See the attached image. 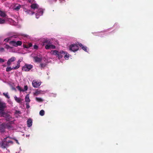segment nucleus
Listing matches in <instances>:
<instances>
[{
  "label": "nucleus",
  "mask_w": 153,
  "mask_h": 153,
  "mask_svg": "<svg viewBox=\"0 0 153 153\" xmlns=\"http://www.w3.org/2000/svg\"><path fill=\"white\" fill-rule=\"evenodd\" d=\"M50 53L52 55L56 56L59 59L61 58L64 56L65 60H68L71 56L66 52L63 50H61L59 52L56 50H52L50 52Z\"/></svg>",
  "instance_id": "nucleus-1"
},
{
  "label": "nucleus",
  "mask_w": 153,
  "mask_h": 153,
  "mask_svg": "<svg viewBox=\"0 0 153 153\" xmlns=\"http://www.w3.org/2000/svg\"><path fill=\"white\" fill-rule=\"evenodd\" d=\"M31 8L33 10L35 11L36 17L38 19L40 16L42 15L44 10L42 8H39V6L35 2L33 3L30 6Z\"/></svg>",
  "instance_id": "nucleus-2"
},
{
  "label": "nucleus",
  "mask_w": 153,
  "mask_h": 153,
  "mask_svg": "<svg viewBox=\"0 0 153 153\" xmlns=\"http://www.w3.org/2000/svg\"><path fill=\"white\" fill-rule=\"evenodd\" d=\"M9 138H11L9 136L4 138L2 142L0 143V146L2 148H5L7 146L10 144H12L13 142L12 141L8 139Z\"/></svg>",
  "instance_id": "nucleus-3"
},
{
  "label": "nucleus",
  "mask_w": 153,
  "mask_h": 153,
  "mask_svg": "<svg viewBox=\"0 0 153 153\" xmlns=\"http://www.w3.org/2000/svg\"><path fill=\"white\" fill-rule=\"evenodd\" d=\"M35 61L36 62H41L40 64V66L41 68H44L45 66L47 63V61L46 59H42L41 58L36 57L34 58Z\"/></svg>",
  "instance_id": "nucleus-4"
},
{
  "label": "nucleus",
  "mask_w": 153,
  "mask_h": 153,
  "mask_svg": "<svg viewBox=\"0 0 153 153\" xmlns=\"http://www.w3.org/2000/svg\"><path fill=\"white\" fill-rule=\"evenodd\" d=\"M6 21H8L11 25H16V23L14 20L10 18H8L6 17L4 19L0 18V24H3L5 23Z\"/></svg>",
  "instance_id": "nucleus-5"
},
{
  "label": "nucleus",
  "mask_w": 153,
  "mask_h": 153,
  "mask_svg": "<svg viewBox=\"0 0 153 153\" xmlns=\"http://www.w3.org/2000/svg\"><path fill=\"white\" fill-rule=\"evenodd\" d=\"M10 127V124L8 123H2L0 125V132L1 133L4 132L5 128H9Z\"/></svg>",
  "instance_id": "nucleus-6"
},
{
  "label": "nucleus",
  "mask_w": 153,
  "mask_h": 153,
  "mask_svg": "<svg viewBox=\"0 0 153 153\" xmlns=\"http://www.w3.org/2000/svg\"><path fill=\"white\" fill-rule=\"evenodd\" d=\"M78 44L77 43L73 44L70 45L69 46V49L73 52H75L77 51L79 49V47L78 45Z\"/></svg>",
  "instance_id": "nucleus-7"
},
{
  "label": "nucleus",
  "mask_w": 153,
  "mask_h": 153,
  "mask_svg": "<svg viewBox=\"0 0 153 153\" xmlns=\"http://www.w3.org/2000/svg\"><path fill=\"white\" fill-rule=\"evenodd\" d=\"M9 44L14 47H17L18 46H20L22 44V42L20 41H16L15 40H12L10 41Z\"/></svg>",
  "instance_id": "nucleus-8"
},
{
  "label": "nucleus",
  "mask_w": 153,
  "mask_h": 153,
  "mask_svg": "<svg viewBox=\"0 0 153 153\" xmlns=\"http://www.w3.org/2000/svg\"><path fill=\"white\" fill-rule=\"evenodd\" d=\"M33 67L32 65L29 64H26L22 67V70L25 71H29Z\"/></svg>",
  "instance_id": "nucleus-9"
},
{
  "label": "nucleus",
  "mask_w": 153,
  "mask_h": 153,
  "mask_svg": "<svg viewBox=\"0 0 153 153\" xmlns=\"http://www.w3.org/2000/svg\"><path fill=\"white\" fill-rule=\"evenodd\" d=\"M41 83L40 81L34 80L32 82V84L34 87L38 88L40 85Z\"/></svg>",
  "instance_id": "nucleus-10"
},
{
  "label": "nucleus",
  "mask_w": 153,
  "mask_h": 153,
  "mask_svg": "<svg viewBox=\"0 0 153 153\" xmlns=\"http://www.w3.org/2000/svg\"><path fill=\"white\" fill-rule=\"evenodd\" d=\"M16 59L15 57L13 56L9 59L7 62V64L8 65H10L12 62L15 61Z\"/></svg>",
  "instance_id": "nucleus-11"
},
{
  "label": "nucleus",
  "mask_w": 153,
  "mask_h": 153,
  "mask_svg": "<svg viewBox=\"0 0 153 153\" xmlns=\"http://www.w3.org/2000/svg\"><path fill=\"white\" fill-rule=\"evenodd\" d=\"M45 92V91L37 90L33 93V95L34 96H37L40 94H44Z\"/></svg>",
  "instance_id": "nucleus-12"
},
{
  "label": "nucleus",
  "mask_w": 153,
  "mask_h": 153,
  "mask_svg": "<svg viewBox=\"0 0 153 153\" xmlns=\"http://www.w3.org/2000/svg\"><path fill=\"white\" fill-rule=\"evenodd\" d=\"M5 48L7 49L9 52H13L15 51V50L13 47H11L7 45H6Z\"/></svg>",
  "instance_id": "nucleus-13"
},
{
  "label": "nucleus",
  "mask_w": 153,
  "mask_h": 153,
  "mask_svg": "<svg viewBox=\"0 0 153 153\" xmlns=\"http://www.w3.org/2000/svg\"><path fill=\"white\" fill-rule=\"evenodd\" d=\"M56 48L55 46L51 44H48L47 45L45 46V48L47 49H55Z\"/></svg>",
  "instance_id": "nucleus-14"
},
{
  "label": "nucleus",
  "mask_w": 153,
  "mask_h": 153,
  "mask_svg": "<svg viewBox=\"0 0 153 153\" xmlns=\"http://www.w3.org/2000/svg\"><path fill=\"white\" fill-rule=\"evenodd\" d=\"M24 10L27 13L30 15H33L35 13L34 12H33L31 10H27L26 9H24Z\"/></svg>",
  "instance_id": "nucleus-15"
},
{
  "label": "nucleus",
  "mask_w": 153,
  "mask_h": 153,
  "mask_svg": "<svg viewBox=\"0 0 153 153\" xmlns=\"http://www.w3.org/2000/svg\"><path fill=\"white\" fill-rule=\"evenodd\" d=\"M21 5L18 4H16L13 7V9L16 10H18L21 7Z\"/></svg>",
  "instance_id": "nucleus-16"
},
{
  "label": "nucleus",
  "mask_w": 153,
  "mask_h": 153,
  "mask_svg": "<svg viewBox=\"0 0 153 153\" xmlns=\"http://www.w3.org/2000/svg\"><path fill=\"white\" fill-rule=\"evenodd\" d=\"M6 107V103L3 102H0V108L4 109Z\"/></svg>",
  "instance_id": "nucleus-17"
},
{
  "label": "nucleus",
  "mask_w": 153,
  "mask_h": 153,
  "mask_svg": "<svg viewBox=\"0 0 153 153\" xmlns=\"http://www.w3.org/2000/svg\"><path fill=\"white\" fill-rule=\"evenodd\" d=\"M27 126L29 127L32 126V120L31 119H29L27 121Z\"/></svg>",
  "instance_id": "nucleus-18"
},
{
  "label": "nucleus",
  "mask_w": 153,
  "mask_h": 153,
  "mask_svg": "<svg viewBox=\"0 0 153 153\" xmlns=\"http://www.w3.org/2000/svg\"><path fill=\"white\" fill-rule=\"evenodd\" d=\"M25 101L26 103H30V100L29 98V94H27L25 98Z\"/></svg>",
  "instance_id": "nucleus-19"
},
{
  "label": "nucleus",
  "mask_w": 153,
  "mask_h": 153,
  "mask_svg": "<svg viewBox=\"0 0 153 153\" xmlns=\"http://www.w3.org/2000/svg\"><path fill=\"white\" fill-rule=\"evenodd\" d=\"M85 51L87 52V47L83 45L81 43L78 44Z\"/></svg>",
  "instance_id": "nucleus-20"
},
{
  "label": "nucleus",
  "mask_w": 153,
  "mask_h": 153,
  "mask_svg": "<svg viewBox=\"0 0 153 153\" xmlns=\"http://www.w3.org/2000/svg\"><path fill=\"white\" fill-rule=\"evenodd\" d=\"M5 13L1 10H0V16L3 17H5L6 16Z\"/></svg>",
  "instance_id": "nucleus-21"
},
{
  "label": "nucleus",
  "mask_w": 153,
  "mask_h": 153,
  "mask_svg": "<svg viewBox=\"0 0 153 153\" xmlns=\"http://www.w3.org/2000/svg\"><path fill=\"white\" fill-rule=\"evenodd\" d=\"M14 98L15 100L18 103H20L22 101L21 98L18 97L16 96L14 97Z\"/></svg>",
  "instance_id": "nucleus-22"
},
{
  "label": "nucleus",
  "mask_w": 153,
  "mask_h": 153,
  "mask_svg": "<svg viewBox=\"0 0 153 153\" xmlns=\"http://www.w3.org/2000/svg\"><path fill=\"white\" fill-rule=\"evenodd\" d=\"M15 67H13L12 68H11L10 67H8L6 69V71L7 72H9L10 71L12 70H16V69H15Z\"/></svg>",
  "instance_id": "nucleus-23"
},
{
  "label": "nucleus",
  "mask_w": 153,
  "mask_h": 153,
  "mask_svg": "<svg viewBox=\"0 0 153 153\" xmlns=\"http://www.w3.org/2000/svg\"><path fill=\"white\" fill-rule=\"evenodd\" d=\"M32 46V44L31 43H29L27 45H23V47L24 48H29L30 47Z\"/></svg>",
  "instance_id": "nucleus-24"
},
{
  "label": "nucleus",
  "mask_w": 153,
  "mask_h": 153,
  "mask_svg": "<svg viewBox=\"0 0 153 153\" xmlns=\"http://www.w3.org/2000/svg\"><path fill=\"white\" fill-rule=\"evenodd\" d=\"M36 100L39 102H42L44 101V100L41 97H36Z\"/></svg>",
  "instance_id": "nucleus-25"
},
{
  "label": "nucleus",
  "mask_w": 153,
  "mask_h": 153,
  "mask_svg": "<svg viewBox=\"0 0 153 153\" xmlns=\"http://www.w3.org/2000/svg\"><path fill=\"white\" fill-rule=\"evenodd\" d=\"M21 62V61L20 60H19L17 62V65L15 66V69H18L19 68L20 66V63Z\"/></svg>",
  "instance_id": "nucleus-26"
},
{
  "label": "nucleus",
  "mask_w": 153,
  "mask_h": 153,
  "mask_svg": "<svg viewBox=\"0 0 153 153\" xmlns=\"http://www.w3.org/2000/svg\"><path fill=\"white\" fill-rule=\"evenodd\" d=\"M3 94L5 96V97L6 98H7L8 99H9L10 98V97L8 93L7 92L3 93Z\"/></svg>",
  "instance_id": "nucleus-27"
},
{
  "label": "nucleus",
  "mask_w": 153,
  "mask_h": 153,
  "mask_svg": "<svg viewBox=\"0 0 153 153\" xmlns=\"http://www.w3.org/2000/svg\"><path fill=\"white\" fill-rule=\"evenodd\" d=\"M39 114L41 116H43L45 114V111L43 110H41L39 112Z\"/></svg>",
  "instance_id": "nucleus-28"
},
{
  "label": "nucleus",
  "mask_w": 153,
  "mask_h": 153,
  "mask_svg": "<svg viewBox=\"0 0 153 153\" xmlns=\"http://www.w3.org/2000/svg\"><path fill=\"white\" fill-rule=\"evenodd\" d=\"M3 116L6 117L7 119V120L10 119V116H8L7 115H6L5 114H3Z\"/></svg>",
  "instance_id": "nucleus-29"
},
{
  "label": "nucleus",
  "mask_w": 153,
  "mask_h": 153,
  "mask_svg": "<svg viewBox=\"0 0 153 153\" xmlns=\"http://www.w3.org/2000/svg\"><path fill=\"white\" fill-rule=\"evenodd\" d=\"M20 91H24V90L23 89H22L19 86H18L16 87Z\"/></svg>",
  "instance_id": "nucleus-30"
},
{
  "label": "nucleus",
  "mask_w": 153,
  "mask_h": 153,
  "mask_svg": "<svg viewBox=\"0 0 153 153\" xmlns=\"http://www.w3.org/2000/svg\"><path fill=\"white\" fill-rule=\"evenodd\" d=\"M7 102L8 103V104L10 105H12L13 104V102L11 101V100H10V99H9L7 100Z\"/></svg>",
  "instance_id": "nucleus-31"
},
{
  "label": "nucleus",
  "mask_w": 153,
  "mask_h": 153,
  "mask_svg": "<svg viewBox=\"0 0 153 153\" xmlns=\"http://www.w3.org/2000/svg\"><path fill=\"white\" fill-rule=\"evenodd\" d=\"M27 1L31 3V4L33 3H34L35 2L34 0H27Z\"/></svg>",
  "instance_id": "nucleus-32"
},
{
  "label": "nucleus",
  "mask_w": 153,
  "mask_h": 153,
  "mask_svg": "<svg viewBox=\"0 0 153 153\" xmlns=\"http://www.w3.org/2000/svg\"><path fill=\"white\" fill-rule=\"evenodd\" d=\"M10 37L7 38L6 39H5L4 40L5 42H8L10 40Z\"/></svg>",
  "instance_id": "nucleus-33"
},
{
  "label": "nucleus",
  "mask_w": 153,
  "mask_h": 153,
  "mask_svg": "<svg viewBox=\"0 0 153 153\" xmlns=\"http://www.w3.org/2000/svg\"><path fill=\"white\" fill-rule=\"evenodd\" d=\"M29 103H26V108H30V106L29 105Z\"/></svg>",
  "instance_id": "nucleus-34"
},
{
  "label": "nucleus",
  "mask_w": 153,
  "mask_h": 153,
  "mask_svg": "<svg viewBox=\"0 0 153 153\" xmlns=\"http://www.w3.org/2000/svg\"><path fill=\"white\" fill-rule=\"evenodd\" d=\"M28 89V87L27 85H25L24 88V91H26Z\"/></svg>",
  "instance_id": "nucleus-35"
},
{
  "label": "nucleus",
  "mask_w": 153,
  "mask_h": 153,
  "mask_svg": "<svg viewBox=\"0 0 153 153\" xmlns=\"http://www.w3.org/2000/svg\"><path fill=\"white\" fill-rule=\"evenodd\" d=\"M11 139H13V140H14L16 141V143H17L18 144H19V142L18 140H17L15 138H11Z\"/></svg>",
  "instance_id": "nucleus-36"
},
{
  "label": "nucleus",
  "mask_w": 153,
  "mask_h": 153,
  "mask_svg": "<svg viewBox=\"0 0 153 153\" xmlns=\"http://www.w3.org/2000/svg\"><path fill=\"white\" fill-rule=\"evenodd\" d=\"M5 62V60L3 59L0 58V63L4 62Z\"/></svg>",
  "instance_id": "nucleus-37"
},
{
  "label": "nucleus",
  "mask_w": 153,
  "mask_h": 153,
  "mask_svg": "<svg viewBox=\"0 0 153 153\" xmlns=\"http://www.w3.org/2000/svg\"><path fill=\"white\" fill-rule=\"evenodd\" d=\"M38 48V46L36 45H34L33 46V48L35 49H37Z\"/></svg>",
  "instance_id": "nucleus-38"
},
{
  "label": "nucleus",
  "mask_w": 153,
  "mask_h": 153,
  "mask_svg": "<svg viewBox=\"0 0 153 153\" xmlns=\"http://www.w3.org/2000/svg\"><path fill=\"white\" fill-rule=\"evenodd\" d=\"M0 51L1 52H3L4 51V48H0Z\"/></svg>",
  "instance_id": "nucleus-39"
},
{
  "label": "nucleus",
  "mask_w": 153,
  "mask_h": 153,
  "mask_svg": "<svg viewBox=\"0 0 153 153\" xmlns=\"http://www.w3.org/2000/svg\"><path fill=\"white\" fill-rule=\"evenodd\" d=\"M3 112V111H2L1 110H0V113L2 114Z\"/></svg>",
  "instance_id": "nucleus-40"
},
{
  "label": "nucleus",
  "mask_w": 153,
  "mask_h": 153,
  "mask_svg": "<svg viewBox=\"0 0 153 153\" xmlns=\"http://www.w3.org/2000/svg\"><path fill=\"white\" fill-rule=\"evenodd\" d=\"M16 112H17L19 114H20L21 113L20 112V111H16Z\"/></svg>",
  "instance_id": "nucleus-41"
},
{
  "label": "nucleus",
  "mask_w": 153,
  "mask_h": 153,
  "mask_svg": "<svg viewBox=\"0 0 153 153\" xmlns=\"http://www.w3.org/2000/svg\"><path fill=\"white\" fill-rule=\"evenodd\" d=\"M18 36H19V35H22V34H18Z\"/></svg>",
  "instance_id": "nucleus-42"
},
{
  "label": "nucleus",
  "mask_w": 153,
  "mask_h": 153,
  "mask_svg": "<svg viewBox=\"0 0 153 153\" xmlns=\"http://www.w3.org/2000/svg\"><path fill=\"white\" fill-rule=\"evenodd\" d=\"M14 38H16V37H15V36H14Z\"/></svg>",
  "instance_id": "nucleus-43"
},
{
  "label": "nucleus",
  "mask_w": 153,
  "mask_h": 153,
  "mask_svg": "<svg viewBox=\"0 0 153 153\" xmlns=\"http://www.w3.org/2000/svg\"><path fill=\"white\" fill-rule=\"evenodd\" d=\"M30 136V135H28V136Z\"/></svg>",
  "instance_id": "nucleus-44"
},
{
  "label": "nucleus",
  "mask_w": 153,
  "mask_h": 153,
  "mask_svg": "<svg viewBox=\"0 0 153 153\" xmlns=\"http://www.w3.org/2000/svg\"><path fill=\"white\" fill-rule=\"evenodd\" d=\"M18 153H19V152H18Z\"/></svg>",
  "instance_id": "nucleus-45"
}]
</instances>
